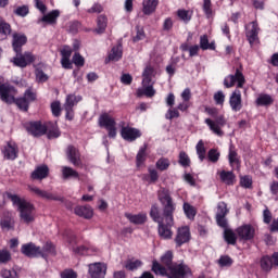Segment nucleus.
Masks as SVG:
<instances>
[{"mask_svg":"<svg viewBox=\"0 0 278 278\" xmlns=\"http://www.w3.org/2000/svg\"><path fill=\"white\" fill-rule=\"evenodd\" d=\"M157 199L163 207V214L160 212V206L153 204L150 210V217L154 223H157V232L163 240H170L173 238V227L175 225V210L176 204L173 202L170 191L162 188L157 192Z\"/></svg>","mask_w":278,"mask_h":278,"instance_id":"nucleus-1","label":"nucleus"},{"mask_svg":"<svg viewBox=\"0 0 278 278\" xmlns=\"http://www.w3.org/2000/svg\"><path fill=\"white\" fill-rule=\"evenodd\" d=\"M152 273L168 278H186L191 275L190 267L185 263H173V251H167L162 255L161 263L152 262Z\"/></svg>","mask_w":278,"mask_h":278,"instance_id":"nucleus-2","label":"nucleus"},{"mask_svg":"<svg viewBox=\"0 0 278 278\" xmlns=\"http://www.w3.org/2000/svg\"><path fill=\"white\" fill-rule=\"evenodd\" d=\"M16 89L14 86L9 84H1L0 83V99L3 101V103H7L8 105H12V103H15V105L21 110L22 112H27L29 110V104L31 101H36V93L31 91V89H27L24 92V96L21 98H15Z\"/></svg>","mask_w":278,"mask_h":278,"instance_id":"nucleus-3","label":"nucleus"},{"mask_svg":"<svg viewBox=\"0 0 278 278\" xmlns=\"http://www.w3.org/2000/svg\"><path fill=\"white\" fill-rule=\"evenodd\" d=\"M27 43V36L18 33L13 34L12 47L16 56L13 58V64L20 68H25L36 62V56L31 52H25L23 54V46Z\"/></svg>","mask_w":278,"mask_h":278,"instance_id":"nucleus-4","label":"nucleus"},{"mask_svg":"<svg viewBox=\"0 0 278 278\" xmlns=\"http://www.w3.org/2000/svg\"><path fill=\"white\" fill-rule=\"evenodd\" d=\"M7 198L10 199L14 207H17V212L20 213V220L25 225H31L34 220H36V207L31 202L22 199L18 194H14L11 192H7Z\"/></svg>","mask_w":278,"mask_h":278,"instance_id":"nucleus-5","label":"nucleus"},{"mask_svg":"<svg viewBox=\"0 0 278 278\" xmlns=\"http://www.w3.org/2000/svg\"><path fill=\"white\" fill-rule=\"evenodd\" d=\"M204 123L207 125L208 129L215 134V136L223 137L225 135V132H223V127L227 125L225 115H217L215 121L206 118Z\"/></svg>","mask_w":278,"mask_h":278,"instance_id":"nucleus-6","label":"nucleus"},{"mask_svg":"<svg viewBox=\"0 0 278 278\" xmlns=\"http://www.w3.org/2000/svg\"><path fill=\"white\" fill-rule=\"evenodd\" d=\"M237 84V88H244V84H247V79L244 78V74L240 71V68L236 70L235 75L230 74L225 77L224 86L225 88H233Z\"/></svg>","mask_w":278,"mask_h":278,"instance_id":"nucleus-7","label":"nucleus"},{"mask_svg":"<svg viewBox=\"0 0 278 278\" xmlns=\"http://www.w3.org/2000/svg\"><path fill=\"white\" fill-rule=\"evenodd\" d=\"M245 38L250 42L251 47L260 40V24L257 21L250 22L244 25Z\"/></svg>","mask_w":278,"mask_h":278,"instance_id":"nucleus-8","label":"nucleus"},{"mask_svg":"<svg viewBox=\"0 0 278 278\" xmlns=\"http://www.w3.org/2000/svg\"><path fill=\"white\" fill-rule=\"evenodd\" d=\"M25 129L30 134V136H34L35 138H38L40 136H45L47 134V124H42V122H28L25 124Z\"/></svg>","mask_w":278,"mask_h":278,"instance_id":"nucleus-9","label":"nucleus"},{"mask_svg":"<svg viewBox=\"0 0 278 278\" xmlns=\"http://www.w3.org/2000/svg\"><path fill=\"white\" fill-rule=\"evenodd\" d=\"M100 127H104L109 131V138H116V122L110 115L104 114L99 118Z\"/></svg>","mask_w":278,"mask_h":278,"instance_id":"nucleus-10","label":"nucleus"},{"mask_svg":"<svg viewBox=\"0 0 278 278\" xmlns=\"http://www.w3.org/2000/svg\"><path fill=\"white\" fill-rule=\"evenodd\" d=\"M236 233L240 240L249 242L255 238V228L251 224H244L236 229Z\"/></svg>","mask_w":278,"mask_h":278,"instance_id":"nucleus-11","label":"nucleus"},{"mask_svg":"<svg viewBox=\"0 0 278 278\" xmlns=\"http://www.w3.org/2000/svg\"><path fill=\"white\" fill-rule=\"evenodd\" d=\"M121 136L123 140H126V142H136L138 138L142 137V132L138 128L124 126L121 129Z\"/></svg>","mask_w":278,"mask_h":278,"instance_id":"nucleus-12","label":"nucleus"},{"mask_svg":"<svg viewBox=\"0 0 278 278\" xmlns=\"http://www.w3.org/2000/svg\"><path fill=\"white\" fill-rule=\"evenodd\" d=\"M88 273L90 278H105L108 273V265L103 263L89 264Z\"/></svg>","mask_w":278,"mask_h":278,"instance_id":"nucleus-13","label":"nucleus"},{"mask_svg":"<svg viewBox=\"0 0 278 278\" xmlns=\"http://www.w3.org/2000/svg\"><path fill=\"white\" fill-rule=\"evenodd\" d=\"M2 155L5 160L14 162V160L18 157V146L12 141H9L2 149Z\"/></svg>","mask_w":278,"mask_h":278,"instance_id":"nucleus-14","label":"nucleus"},{"mask_svg":"<svg viewBox=\"0 0 278 278\" xmlns=\"http://www.w3.org/2000/svg\"><path fill=\"white\" fill-rule=\"evenodd\" d=\"M28 190H30V192H34V194H37V197H40L41 199H46L47 201H63L62 197L46 190H41L38 187L28 186Z\"/></svg>","mask_w":278,"mask_h":278,"instance_id":"nucleus-15","label":"nucleus"},{"mask_svg":"<svg viewBox=\"0 0 278 278\" xmlns=\"http://www.w3.org/2000/svg\"><path fill=\"white\" fill-rule=\"evenodd\" d=\"M175 242L177 247H182V244L190 242V228L188 226H182L177 229Z\"/></svg>","mask_w":278,"mask_h":278,"instance_id":"nucleus-16","label":"nucleus"},{"mask_svg":"<svg viewBox=\"0 0 278 278\" xmlns=\"http://www.w3.org/2000/svg\"><path fill=\"white\" fill-rule=\"evenodd\" d=\"M15 225L16 222L14 220L12 212H4L2 218L0 219V227L2 231H14Z\"/></svg>","mask_w":278,"mask_h":278,"instance_id":"nucleus-17","label":"nucleus"},{"mask_svg":"<svg viewBox=\"0 0 278 278\" xmlns=\"http://www.w3.org/2000/svg\"><path fill=\"white\" fill-rule=\"evenodd\" d=\"M229 105L232 112H240L242 110V92L239 89H236L230 94Z\"/></svg>","mask_w":278,"mask_h":278,"instance_id":"nucleus-18","label":"nucleus"},{"mask_svg":"<svg viewBox=\"0 0 278 278\" xmlns=\"http://www.w3.org/2000/svg\"><path fill=\"white\" fill-rule=\"evenodd\" d=\"M66 155H67V160H70V162L74 166H81V154L79 153V150L75 148V146L67 147Z\"/></svg>","mask_w":278,"mask_h":278,"instance_id":"nucleus-19","label":"nucleus"},{"mask_svg":"<svg viewBox=\"0 0 278 278\" xmlns=\"http://www.w3.org/2000/svg\"><path fill=\"white\" fill-rule=\"evenodd\" d=\"M21 251L26 257H40V247L31 242L23 244Z\"/></svg>","mask_w":278,"mask_h":278,"instance_id":"nucleus-20","label":"nucleus"},{"mask_svg":"<svg viewBox=\"0 0 278 278\" xmlns=\"http://www.w3.org/2000/svg\"><path fill=\"white\" fill-rule=\"evenodd\" d=\"M74 214H76V216H79L80 218L90 219L94 215V212L92 211V207H90V205H78L74 208Z\"/></svg>","mask_w":278,"mask_h":278,"instance_id":"nucleus-21","label":"nucleus"},{"mask_svg":"<svg viewBox=\"0 0 278 278\" xmlns=\"http://www.w3.org/2000/svg\"><path fill=\"white\" fill-rule=\"evenodd\" d=\"M49 177V167L47 165H40L31 173V179L42 180Z\"/></svg>","mask_w":278,"mask_h":278,"instance_id":"nucleus-22","label":"nucleus"},{"mask_svg":"<svg viewBox=\"0 0 278 278\" xmlns=\"http://www.w3.org/2000/svg\"><path fill=\"white\" fill-rule=\"evenodd\" d=\"M46 127L48 130L47 137L49 140H53V138H60V127H58V122H48L46 123Z\"/></svg>","mask_w":278,"mask_h":278,"instance_id":"nucleus-23","label":"nucleus"},{"mask_svg":"<svg viewBox=\"0 0 278 278\" xmlns=\"http://www.w3.org/2000/svg\"><path fill=\"white\" fill-rule=\"evenodd\" d=\"M122 58H123V46L118 45L112 48L105 62L106 63L118 62V60H121Z\"/></svg>","mask_w":278,"mask_h":278,"instance_id":"nucleus-24","label":"nucleus"},{"mask_svg":"<svg viewBox=\"0 0 278 278\" xmlns=\"http://www.w3.org/2000/svg\"><path fill=\"white\" fill-rule=\"evenodd\" d=\"M160 4V0H143V14L147 16L153 14L155 12L157 5Z\"/></svg>","mask_w":278,"mask_h":278,"instance_id":"nucleus-25","label":"nucleus"},{"mask_svg":"<svg viewBox=\"0 0 278 278\" xmlns=\"http://www.w3.org/2000/svg\"><path fill=\"white\" fill-rule=\"evenodd\" d=\"M49 255H55V245L51 242H46L42 248L39 247V257L47 260Z\"/></svg>","mask_w":278,"mask_h":278,"instance_id":"nucleus-26","label":"nucleus"},{"mask_svg":"<svg viewBox=\"0 0 278 278\" xmlns=\"http://www.w3.org/2000/svg\"><path fill=\"white\" fill-rule=\"evenodd\" d=\"M125 216L129 219L132 225H144L147 223V214L140 213L137 215H134L131 213H126Z\"/></svg>","mask_w":278,"mask_h":278,"instance_id":"nucleus-27","label":"nucleus"},{"mask_svg":"<svg viewBox=\"0 0 278 278\" xmlns=\"http://www.w3.org/2000/svg\"><path fill=\"white\" fill-rule=\"evenodd\" d=\"M219 178L226 186H233L236 182V174H233V172L222 170L219 173Z\"/></svg>","mask_w":278,"mask_h":278,"instance_id":"nucleus-28","label":"nucleus"},{"mask_svg":"<svg viewBox=\"0 0 278 278\" xmlns=\"http://www.w3.org/2000/svg\"><path fill=\"white\" fill-rule=\"evenodd\" d=\"M63 179H79V172L73 167L62 166L61 168Z\"/></svg>","mask_w":278,"mask_h":278,"instance_id":"nucleus-29","label":"nucleus"},{"mask_svg":"<svg viewBox=\"0 0 278 278\" xmlns=\"http://www.w3.org/2000/svg\"><path fill=\"white\" fill-rule=\"evenodd\" d=\"M60 16V11L53 10L52 12L46 14L38 21V23H48V25H53L56 23L58 17Z\"/></svg>","mask_w":278,"mask_h":278,"instance_id":"nucleus-30","label":"nucleus"},{"mask_svg":"<svg viewBox=\"0 0 278 278\" xmlns=\"http://www.w3.org/2000/svg\"><path fill=\"white\" fill-rule=\"evenodd\" d=\"M11 34L12 26H10L5 21L0 20V40H7Z\"/></svg>","mask_w":278,"mask_h":278,"instance_id":"nucleus-31","label":"nucleus"},{"mask_svg":"<svg viewBox=\"0 0 278 278\" xmlns=\"http://www.w3.org/2000/svg\"><path fill=\"white\" fill-rule=\"evenodd\" d=\"M200 49H202V51H215L216 50V43L211 42L210 43V39L207 38V35H203L200 37Z\"/></svg>","mask_w":278,"mask_h":278,"instance_id":"nucleus-32","label":"nucleus"},{"mask_svg":"<svg viewBox=\"0 0 278 278\" xmlns=\"http://www.w3.org/2000/svg\"><path fill=\"white\" fill-rule=\"evenodd\" d=\"M147 149H148V144L144 143L138 151L137 155H136V164L138 167L142 166V164H144V162H147Z\"/></svg>","mask_w":278,"mask_h":278,"instance_id":"nucleus-33","label":"nucleus"},{"mask_svg":"<svg viewBox=\"0 0 278 278\" xmlns=\"http://www.w3.org/2000/svg\"><path fill=\"white\" fill-rule=\"evenodd\" d=\"M228 162L230 166H240V156H238V152L236 151L233 146H230L229 148Z\"/></svg>","mask_w":278,"mask_h":278,"instance_id":"nucleus-34","label":"nucleus"},{"mask_svg":"<svg viewBox=\"0 0 278 278\" xmlns=\"http://www.w3.org/2000/svg\"><path fill=\"white\" fill-rule=\"evenodd\" d=\"M224 239L227 244H231L232 247H236V242H238V236L229 228L224 230Z\"/></svg>","mask_w":278,"mask_h":278,"instance_id":"nucleus-35","label":"nucleus"},{"mask_svg":"<svg viewBox=\"0 0 278 278\" xmlns=\"http://www.w3.org/2000/svg\"><path fill=\"white\" fill-rule=\"evenodd\" d=\"M273 103H275V99H273V97L268 93L260 94L256 99V105L260 106H268L273 105Z\"/></svg>","mask_w":278,"mask_h":278,"instance_id":"nucleus-36","label":"nucleus"},{"mask_svg":"<svg viewBox=\"0 0 278 278\" xmlns=\"http://www.w3.org/2000/svg\"><path fill=\"white\" fill-rule=\"evenodd\" d=\"M106 28H108V16L100 15L98 17V21H97L96 33L97 34H104Z\"/></svg>","mask_w":278,"mask_h":278,"instance_id":"nucleus-37","label":"nucleus"},{"mask_svg":"<svg viewBox=\"0 0 278 278\" xmlns=\"http://www.w3.org/2000/svg\"><path fill=\"white\" fill-rule=\"evenodd\" d=\"M79 101H81V96L68 94L66 97L64 108H68V109L73 110V108H75V105H77V103H79Z\"/></svg>","mask_w":278,"mask_h":278,"instance_id":"nucleus-38","label":"nucleus"},{"mask_svg":"<svg viewBox=\"0 0 278 278\" xmlns=\"http://www.w3.org/2000/svg\"><path fill=\"white\" fill-rule=\"evenodd\" d=\"M177 16L179 21H182V23H188L189 21H192V11L179 9L177 11Z\"/></svg>","mask_w":278,"mask_h":278,"instance_id":"nucleus-39","label":"nucleus"},{"mask_svg":"<svg viewBox=\"0 0 278 278\" xmlns=\"http://www.w3.org/2000/svg\"><path fill=\"white\" fill-rule=\"evenodd\" d=\"M182 208L187 218H189V220H194V216H197V208H194V206L190 205L188 202L184 203Z\"/></svg>","mask_w":278,"mask_h":278,"instance_id":"nucleus-40","label":"nucleus"},{"mask_svg":"<svg viewBox=\"0 0 278 278\" xmlns=\"http://www.w3.org/2000/svg\"><path fill=\"white\" fill-rule=\"evenodd\" d=\"M155 167L157 168V170L164 173V170H168V168L170 167V160L166 157H161L156 161Z\"/></svg>","mask_w":278,"mask_h":278,"instance_id":"nucleus-41","label":"nucleus"},{"mask_svg":"<svg viewBox=\"0 0 278 278\" xmlns=\"http://www.w3.org/2000/svg\"><path fill=\"white\" fill-rule=\"evenodd\" d=\"M144 89H138L137 96L142 97L144 94L146 97H155V89L153 88V85L143 87Z\"/></svg>","mask_w":278,"mask_h":278,"instance_id":"nucleus-42","label":"nucleus"},{"mask_svg":"<svg viewBox=\"0 0 278 278\" xmlns=\"http://www.w3.org/2000/svg\"><path fill=\"white\" fill-rule=\"evenodd\" d=\"M261 268L265 270V273L273 270V258H270V256H263L261 258Z\"/></svg>","mask_w":278,"mask_h":278,"instance_id":"nucleus-43","label":"nucleus"},{"mask_svg":"<svg viewBox=\"0 0 278 278\" xmlns=\"http://www.w3.org/2000/svg\"><path fill=\"white\" fill-rule=\"evenodd\" d=\"M142 266V261L140 260H128L125 264L126 270H138Z\"/></svg>","mask_w":278,"mask_h":278,"instance_id":"nucleus-44","label":"nucleus"},{"mask_svg":"<svg viewBox=\"0 0 278 278\" xmlns=\"http://www.w3.org/2000/svg\"><path fill=\"white\" fill-rule=\"evenodd\" d=\"M195 151L200 162H203L205 160V143H203V140L197 143Z\"/></svg>","mask_w":278,"mask_h":278,"instance_id":"nucleus-45","label":"nucleus"},{"mask_svg":"<svg viewBox=\"0 0 278 278\" xmlns=\"http://www.w3.org/2000/svg\"><path fill=\"white\" fill-rule=\"evenodd\" d=\"M202 10L206 18H212L214 11L212 10V0H203Z\"/></svg>","mask_w":278,"mask_h":278,"instance_id":"nucleus-46","label":"nucleus"},{"mask_svg":"<svg viewBox=\"0 0 278 278\" xmlns=\"http://www.w3.org/2000/svg\"><path fill=\"white\" fill-rule=\"evenodd\" d=\"M207 160L213 164H216L220 160V152L217 149H211L207 152Z\"/></svg>","mask_w":278,"mask_h":278,"instance_id":"nucleus-47","label":"nucleus"},{"mask_svg":"<svg viewBox=\"0 0 278 278\" xmlns=\"http://www.w3.org/2000/svg\"><path fill=\"white\" fill-rule=\"evenodd\" d=\"M51 112L52 115L56 118L62 115V104L60 103V101H54L51 103Z\"/></svg>","mask_w":278,"mask_h":278,"instance_id":"nucleus-48","label":"nucleus"},{"mask_svg":"<svg viewBox=\"0 0 278 278\" xmlns=\"http://www.w3.org/2000/svg\"><path fill=\"white\" fill-rule=\"evenodd\" d=\"M178 164H180V166H184V168H188V166H190V156H188V154L184 151L180 152Z\"/></svg>","mask_w":278,"mask_h":278,"instance_id":"nucleus-49","label":"nucleus"},{"mask_svg":"<svg viewBox=\"0 0 278 278\" xmlns=\"http://www.w3.org/2000/svg\"><path fill=\"white\" fill-rule=\"evenodd\" d=\"M36 80L39 81V84H45V81H49V76L41 70L37 68L35 71Z\"/></svg>","mask_w":278,"mask_h":278,"instance_id":"nucleus-50","label":"nucleus"},{"mask_svg":"<svg viewBox=\"0 0 278 278\" xmlns=\"http://www.w3.org/2000/svg\"><path fill=\"white\" fill-rule=\"evenodd\" d=\"M229 214V208H227V203L218 202L216 216H227Z\"/></svg>","mask_w":278,"mask_h":278,"instance_id":"nucleus-51","label":"nucleus"},{"mask_svg":"<svg viewBox=\"0 0 278 278\" xmlns=\"http://www.w3.org/2000/svg\"><path fill=\"white\" fill-rule=\"evenodd\" d=\"M136 36L132 38L134 42H140V40H144L146 34H144V28L140 26H136Z\"/></svg>","mask_w":278,"mask_h":278,"instance_id":"nucleus-52","label":"nucleus"},{"mask_svg":"<svg viewBox=\"0 0 278 278\" xmlns=\"http://www.w3.org/2000/svg\"><path fill=\"white\" fill-rule=\"evenodd\" d=\"M12 260V254L8 250H0V264H8Z\"/></svg>","mask_w":278,"mask_h":278,"instance_id":"nucleus-53","label":"nucleus"},{"mask_svg":"<svg viewBox=\"0 0 278 278\" xmlns=\"http://www.w3.org/2000/svg\"><path fill=\"white\" fill-rule=\"evenodd\" d=\"M213 99H214L216 105L225 104V93L220 90L214 93Z\"/></svg>","mask_w":278,"mask_h":278,"instance_id":"nucleus-54","label":"nucleus"},{"mask_svg":"<svg viewBox=\"0 0 278 278\" xmlns=\"http://www.w3.org/2000/svg\"><path fill=\"white\" fill-rule=\"evenodd\" d=\"M14 14H16V16L25 17L27 16V14H29V7L27 5L17 7L14 11Z\"/></svg>","mask_w":278,"mask_h":278,"instance_id":"nucleus-55","label":"nucleus"},{"mask_svg":"<svg viewBox=\"0 0 278 278\" xmlns=\"http://www.w3.org/2000/svg\"><path fill=\"white\" fill-rule=\"evenodd\" d=\"M72 62L73 64H75V66H84V64L86 63V61L84 60V56H81L79 52H76L73 55Z\"/></svg>","mask_w":278,"mask_h":278,"instance_id":"nucleus-56","label":"nucleus"},{"mask_svg":"<svg viewBox=\"0 0 278 278\" xmlns=\"http://www.w3.org/2000/svg\"><path fill=\"white\" fill-rule=\"evenodd\" d=\"M227 215H216V223L218 225V227H222V229H228L227 228Z\"/></svg>","mask_w":278,"mask_h":278,"instance_id":"nucleus-57","label":"nucleus"},{"mask_svg":"<svg viewBox=\"0 0 278 278\" xmlns=\"http://www.w3.org/2000/svg\"><path fill=\"white\" fill-rule=\"evenodd\" d=\"M167 121H173V118H179V109H169L165 115Z\"/></svg>","mask_w":278,"mask_h":278,"instance_id":"nucleus-58","label":"nucleus"},{"mask_svg":"<svg viewBox=\"0 0 278 278\" xmlns=\"http://www.w3.org/2000/svg\"><path fill=\"white\" fill-rule=\"evenodd\" d=\"M1 276L3 278H18V274L14 269H2Z\"/></svg>","mask_w":278,"mask_h":278,"instance_id":"nucleus-59","label":"nucleus"},{"mask_svg":"<svg viewBox=\"0 0 278 278\" xmlns=\"http://www.w3.org/2000/svg\"><path fill=\"white\" fill-rule=\"evenodd\" d=\"M240 185L242 186V188H252L253 178H251V176H243L240 180Z\"/></svg>","mask_w":278,"mask_h":278,"instance_id":"nucleus-60","label":"nucleus"},{"mask_svg":"<svg viewBox=\"0 0 278 278\" xmlns=\"http://www.w3.org/2000/svg\"><path fill=\"white\" fill-rule=\"evenodd\" d=\"M218 264L219 266L222 267H225V266H231V264H233V260H231L229 256L227 255H224V256H220V258L218 260Z\"/></svg>","mask_w":278,"mask_h":278,"instance_id":"nucleus-61","label":"nucleus"},{"mask_svg":"<svg viewBox=\"0 0 278 278\" xmlns=\"http://www.w3.org/2000/svg\"><path fill=\"white\" fill-rule=\"evenodd\" d=\"M79 27H81V24L79 22L70 23L68 24L70 34H77L79 31Z\"/></svg>","mask_w":278,"mask_h":278,"instance_id":"nucleus-62","label":"nucleus"},{"mask_svg":"<svg viewBox=\"0 0 278 278\" xmlns=\"http://www.w3.org/2000/svg\"><path fill=\"white\" fill-rule=\"evenodd\" d=\"M61 278H77V273L73 269H65L61 273Z\"/></svg>","mask_w":278,"mask_h":278,"instance_id":"nucleus-63","label":"nucleus"},{"mask_svg":"<svg viewBox=\"0 0 278 278\" xmlns=\"http://www.w3.org/2000/svg\"><path fill=\"white\" fill-rule=\"evenodd\" d=\"M270 193L275 197V200L278 201V181H273L269 186Z\"/></svg>","mask_w":278,"mask_h":278,"instance_id":"nucleus-64","label":"nucleus"}]
</instances>
